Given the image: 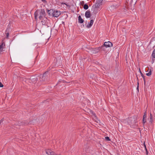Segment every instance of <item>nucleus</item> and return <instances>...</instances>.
I'll list each match as a JSON object with an SVG mask.
<instances>
[{
    "label": "nucleus",
    "mask_w": 155,
    "mask_h": 155,
    "mask_svg": "<svg viewBox=\"0 0 155 155\" xmlns=\"http://www.w3.org/2000/svg\"><path fill=\"white\" fill-rule=\"evenodd\" d=\"M152 70L151 69H149V72L148 73H146V75L147 76H149L151 74Z\"/></svg>",
    "instance_id": "nucleus-19"
},
{
    "label": "nucleus",
    "mask_w": 155,
    "mask_h": 155,
    "mask_svg": "<svg viewBox=\"0 0 155 155\" xmlns=\"http://www.w3.org/2000/svg\"><path fill=\"white\" fill-rule=\"evenodd\" d=\"M143 145V146H144V147H146V144L145 143V142H144Z\"/></svg>",
    "instance_id": "nucleus-41"
},
{
    "label": "nucleus",
    "mask_w": 155,
    "mask_h": 155,
    "mask_svg": "<svg viewBox=\"0 0 155 155\" xmlns=\"http://www.w3.org/2000/svg\"><path fill=\"white\" fill-rule=\"evenodd\" d=\"M137 0H131L130 2V4L133 3L134 5H135L137 2Z\"/></svg>",
    "instance_id": "nucleus-18"
},
{
    "label": "nucleus",
    "mask_w": 155,
    "mask_h": 155,
    "mask_svg": "<svg viewBox=\"0 0 155 155\" xmlns=\"http://www.w3.org/2000/svg\"><path fill=\"white\" fill-rule=\"evenodd\" d=\"M62 23L63 24H64V22H63V21H62Z\"/></svg>",
    "instance_id": "nucleus-48"
},
{
    "label": "nucleus",
    "mask_w": 155,
    "mask_h": 155,
    "mask_svg": "<svg viewBox=\"0 0 155 155\" xmlns=\"http://www.w3.org/2000/svg\"><path fill=\"white\" fill-rule=\"evenodd\" d=\"M146 155H148V151H146Z\"/></svg>",
    "instance_id": "nucleus-45"
},
{
    "label": "nucleus",
    "mask_w": 155,
    "mask_h": 155,
    "mask_svg": "<svg viewBox=\"0 0 155 155\" xmlns=\"http://www.w3.org/2000/svg\"><path fill=\"white\" fill-rule=\"evenodd\" d=\"M89 6L87 3L85 4L84 5L83 8L85 10H87Z\"/></svg>",
    "instance_id": "nucleus-17"
},
{
    "label": "nucleus",
    "mask_w": 155,
    "mask_h": 155,
    "mask_svg": "<svg viewBox=\"0 0 155 155\" xmlns=\"http://www.w3.org/2000/svg\"><path fill=\"white\" fill-rule=\"evenodd\" d=\"M151 55L152 58H155V48L153 52Z\"/></svg>",
    "instance_id": "nucleus-20"
},
{
    "label": "nucleus",
    "mask_w": 155,
    "mask_h": 155,
    "mask_svg": "<svg viewBox=\"0 0 155 155\" xmlns=\"http://www.w3.org/2000/svg\"><path fill=\"white\" fill-rule=\"evenodd\" d=\"M62 82L64 83H69V82H66V81L64 80H62Z\"/></svg>",
    "instance_id": "nucleus-39"
},
{
    "label": "nucleus",
    "mask_w": 155,
    "mask_h": 155,
    "mask_svg": "<svg viewBox=\"0 0 155 155\" xmlns=\"http://www.w3.org/2000/svg\"><path fill=\"white\" fill-rule=\"evenodd\" d=\"M152 122H153V119H150V120L149 121V123L150 124H152Z\"/></svg>",
    "instance_id": "nucleus-36"
},
{
    "label": "nucleus",
    "mask_w": 155,
    "mask_h": 155,
    "mask_svg": "<svg viewBox=\"0 0 155 155\" xmlns=\"http://www.w3.org/2000/svg\"><path fill=\"white\" fill-rule=\"evenodd\" d=\"M48 73V71H47L45 72L43 75L42 74L40 75L39 77L41 79V80H40L41 81V80L45 81L48 79V76L47 74Z\"/></svg>",
    "instance_id": "nucleus-3"
},
{
    "label": "nucleus",
    "mask_w": 155,
    "mask_h": 155,
    "mask_svg": "<svg viewBox=\"0 0 155 155\" xmlns=\"http://www.w3.org/2000/svg\"><path fill=\"white\" fill-rule=\"evenodd\" d=\"M91 112H92V113L93 114V115H94V116H95L96 114H95V113H94V112L92 111H91Z\"/></svg>",
    "instance_id": "nucleus-42"
},
{
    "label": "nucleus",
    "mask_w": 155,
    "mask_h": 155,
    "mask_svg": "<svg viewBox=\"0 0 155 155\" xmlns=\"http://www.w3.org/2000/svg\"><path fill=\"white\" fill-rule=\"evenodd\" d=\"M105 139L107 141H110V140L108 137H105Z\"/></svg>",
    "instance_id": "nucleus-23"
},
{
    "label": "nucleus",
    "mask_w": 155,
    "mask_h": 155,
    "mask_svg": "<svg viewBox=\"0 0 155 155\" xmlns=\"http://www.w3.org/2000/svg\"><path fill=\"white\" fill-rule=\"evenodd\" d=\"M147 117V113L146 112L144 113V114L143 116V118H146Z\"/></svg>",
    "instance_id": "nucleus-25"
},
{
    "label": "nucleus",
    "mask_w": 155,
    "mask_h": 155,
    "mask_svg": "<svg viewBox=\"0 0 155 155\" xmlns=\"http://www.w3.org/2000/svg\"><path fill=\"white\" fill-rule=\"evenodd\" d=\"M137 90L138 91H139V83L138 82H137Z\"/></svg>",
    "instance_id": "nucleus-35"
},
{
    "label": "nucleus",
    "mask_w": 155,
    "mask_h": 155,
    "mask_svg": "<svg viewBox=\"0 0 155 155\" xmlns=\"http://www.w3.org/2000/svg\"><path fill=\"white\" fill-rule=\"evenodd\" d=\"M5 46V42H3V40L2 41L1 44L0 45V54L1 53V52L3 51V49L4 47Z\"/></svg>",
    "instance_id": "nucleus-10"
},
{
    "label": "nucleus",
    "mask_w": 155,
    "mask_h": 155,
    "mask_svg": "<svg viewBox=\"0 0 155 155\" xmlns=\"http://www.w3.org/2000/svg\"><path fill=\"white\" fill-rule=\"evenodd\" d=\"M54 10L53 9L47 10V12L49 16H52L53 17V12H54Z\"/></svg>",
    "instance_id": "nucleus-11"
},
{
    "label": "nucleus",
    "mask_w": 155,
    "mask_h": 155,
    "mask_svg": "<svg viewBox=\"0 0 155 155\" xmlns=\"http://www.w3.org/2000/svg\"><path fill=\"white\" fill-rule=\"evenodd\" d=\"M61 4V5H64V4H65L66 5H67V6H70V5H68L67 4H65V3H64V2H62Z\"/></svg>",
    "instance_id": "nucleus-32"
},
{
    "label": "nucleus",
    "mask_w": 155,
    "mask_h": 155,
    "mask_svg": "<svg viewBox=\"0 0 155 155\" xmlns=\"http://www.w3.org/2000/svg\"><path fill=\"white\" fill-rule=\"evenodd\" d=\"M52 151L51 150L48 149L46 150V152L47 154L48 155H51Z\"/></svg>",
    "instance_id": "nucleus-16"
},
{
    "label": "nucleus",
    "mask_w": 155,
    "mask_h": 155,
    "mask_svg": "<svg viewBox=\"0 0 155 155\" xmlns=\"http://www.w3.org/2000/svg\"><path fill=\"white\" fill-rule=\"evenodd\" d=\"M41 22L42 23V24L43 25H47L48 27V26L47 25V18L46 17L42 19V20H41Z\"/></svg>",
    "instance_id": "nucleus-9"
},
{
    "label": "nucleus",
    "mask_w": 155,
    "mask_h": 155,
    "mask_svg": "<svg viewBox=\"0 0 155 155\" xmlns=\"http://www.w3.org/2000/svg\"><path fill=\"white\" fill-rule=\"evenodd\" d=\"M35 12L41 20H42L43 18L45 17L46 13L44 9L38 10Z\"/></svg>",
    "instance_id": "nucleus-1"
},
{
    "label": "nucleus",
    "mask_w": 155,
    "mask_h": 155,
    "mask_svg": "<svg viewBox=\"0 0 155 155\" xmlns=\"http://www.w3.org/2000/svg\"><path fill=\"white\" fill-rule=\"evenodd\" d=\"M51 155H58L57 154H56L54 152L52 151V152L51 153Z\"/></svg>",
    "instance_id": "nucleus-28"
},
{
    "label": "nucleus",
    "mask_w": 155,
    "mask_h": 155,
    "mask_svg": "<svg viewBox=\"0 0 155 155\" xmlns=\"http://www.w3.org/2000/svg\"><path fill=\"white\" fill-rule=\"evenodd\" d=\"M144 148H145V150H146V151H147V147H144Z\"/></svg>",
    "instance_id": "nucleus-46"
},
{
    "label": "nucleus",
    "mask_w": 155,
    "mask_h": 155,
    "mask_svg": "<svg viewBox=\"0 0 155 155\" xmlns=\"http://www.w3.org/2000/svg\"><path fill=\"white\" fill-rule=\"evenodd\" d=\"M4 120V118H3L0 120V124L3 122Z\"/></svg>",
    "instance_id": "nucleus-31"
},
{
    "label": "nucleus",
    "mask_w": 155,
    "mask_h": 155,
    "mask_svg": "<svg viewBox=\"0 0 155 155\" xmlns=\"http://www.w3.org/2000/svg\"><path fill=\"white\" fill-rule=\"evenodd\" d=\"M150 119H153L152 118V114H151V113L150 114Z\"/></svg>",
    "instance_id": "nucleus-38"
},
{
    "label": "nucleus",
    "mask_w": 155,
    "mask_h": 155,
    "mask_svg": "<svg viewBox=\"0 0 155 155\" xmlns=\"http://www.w3.org/2000/svg\"><path fill=\"white\" fill-rule=\"evenodd\" d=\"M103 1V0H96L94 8H99L100 6L102 5Z\"/></svg>",
    "instance_id": "nucleus-4"
},
{
    "label": "nucleus",
    "mask_w": 155,
    "mask_h": 155,
    "mask_svg": "<svg viewBox=\"0 0 155 155\" xmlns=\"http://www.w3.org/2000/svg\"><path fill=\"white\" fill-rule=\"evenodd\" d=\"M137 80H138V78H137Z\"/></svg>",
    "instance_id": "nucleus-49"
},
{
    "label": "nucleus",
    "mask_w": 155,
    "mask_h": 155,
    "mask_svg": "<svg viewBox=\"0 0 155 155\" xmlns=\"http://www.w3.org/2000/svg\"><path fill=\"white\" fill-rule=\"evenodd\" d=\"M103 45L106 48L110 47L112 46L113 44L110 41L105 42L104 44Z\"/></svg>",
    "instance_id": "nucleus-8"
},
{
    "label": "nucleus",
    "mask_w": 155,
    "mask_h": 155,
    "mask_svg": "<svg viewBox=\"0 0 155 155\" xmlns=\"http://www.w3.org/2000/svg\"><path fill=\"white\" fill-rule=\"evenodd\" d=\"M4 86L3 84H2L1 82H0V87H3Z\"/></svg>",
    "instance_id": "nucleus-33"
},
{
    "label": "nucleus",
    "mask_w": 155,
    "mask_h": 155,
    "mask_svg": "<svg viewBox=\"0 0 155 155\" xmlns=\"http://www.w3.org/2000/svg\"><path fill=\"white\" fill-rule=\"evenodd\" d=\"M36 120H33L31 121H30L29 122H28V124H34L36 122Z\"/></svg>",
    "instance_id": "nucleus-15"
},
{
    "label": "nucleus",
    "mask_w": 155,
    "mask_h": 155,
    "mask_svg": "<svg viewBox=\"0 0 155 155\" xmlns=\"http://www.w3.org/2000/svg\"><path fill=\"white\" fill-rule=\"evenodd\" d=\"M78 22L80 23H82L84 21V20L81 18V16L79 15L78 17Z\"/></svg>",
    "instance_id": "nucleus-14"
},
{
    "label": "nucleus",
    "mask_w": 155,
    "mask_h": 155,
    "mask_svg": "<svg viewBox=\"0 0 155 155\" xmlns=\"http://www.w3.org/2000/svg\"><path fill=\"white\" fill-rule=\"evenodd\" d=\"M104 47L105 46H104L103 45L101 46V51H105V49Z\"/></svg>",
    "instance_id": "nucleus-24"
},
{
    "label": "nucleus",
    "mask_w": 155,
    "mask_h": 155,
    "mask_svg": "<svg viewBox=\"0 0 155 155\" xmlns=\"http://www.w3.org/2000/svg\"><path fill=\"white\" fill-rule=\"evenodd\" d=\"M34 15H35V20H38V16L36 15V14H35V13H34Z\"/></svg>",
    "instance_id": "nucleus-26"
},
{
    "label": "nucleus",
    "mask_w": 155,
    "mask_h": 155,
    "mask_svg": "<svg viewBox=\"0 0 155 155\" xmlns=\"http://www.w3.org/2000/svg\"><path fill=\"white\" fill-rule=\"evenodd\" d=\"M28 122L27 121H19L18 122L17 124L19 126H25L28 124Z\"/></svg>",
    "instance_id": "nucleus-6"
},
{
    "label": "nucleus",
    "mask_w": 155,
    "mask_h": 155,
    "mask_svg": "<svg viewBox=\"0 0 155 155\" xmlns=\"http://www.w3.org/2000/svg\"><path fill=\"white\" fill-rule=\"evenodd\" d=\"M10 29L9 28H7L5 31V33L7 32H9V30Z\"/></svg>",
    "instance_id": "nucleus-30"
},
{
    "label": "nucleus",
    "mask_w": 155,
    "mask_h": 155,
    "mask_svg": "<svg viewBox=\"0 0 155 155\" xmlns=\"http://www.w3.org/2000/svg\"><path fill=\"white\" fill-rule=\"evenodd\" d=\"M41 1L43 2H44L45 1L46 2V1H45V0H41Z\"/></svg>",
    "instance_id": "nucleus-47"
},
{
    "label": "nucleus",
    "mask_w": 155,
    "mask_h": 155,
    "mask_svg": "<svg viewBox=\"0 0 155 155\" xmlns=\"http://www.w3.org/2000/svg\"><path fill=\"white\" fill-rule=\"evenodd\" d=\"M6 38H8L9 36V32H7L6 33Z\"/></svg>",
    "instance_id": "nucleus-27"
},
{
    "label": "nucleus",
    "mask_w": 155,
    "mask_h": 155,
    "mask_svg": "<svg viewBox=\"0 0 155 155\" xmlns=\"http://www.w3.org/2000/svg\"><path fill=\"white\" fill-rule=\"evenodd\" d=\"M130 121V122L131 124L132 125H136L137 121L136 116H133V117H130L129 119Z\"/></svg>",
    "instance_id": "nucleus-5"
},
{
    "label": "nucleus",
    "mask_w": 155,
    "mask_h": 155,
    "mask_svg": "<svg viewBox=\"0 0 155 155\" xmlns=\"http://www.w3.org/2000/svg\"><path fill=\"white\" fill-rule=\"evenodd\" d=\"M81 4H84V1H82L81 2Z\"/></svg>",
    "instance_id": "nucleus-44"
},
{
    "label": "nucleus",
    "mask_w": 155,
    "mask_h": 155,
    "mask_svg": "<svg viewBox=\"0 0 155 155\" xmlns=\"http://www.w3.org/2000/svg\"><path fill=\"white\" fill-rule=\"evenodd\" d=\"M155 58H152V63H153L154 62V61H155Z\"/></svg>",
    "instance_id": "nucleus-37"
},
{
    "label": "nucleus",
    "mask_w": 155,
    "mask_h": 155,
    "mask_svg": "<svg viewBox=\"0 0 155 155\" xmlns=\"http://www.w3.org/2000/svg\"><path fill=\"white\" fill-rule=\"evenodd\" d=\"M54 12H53V17H58L61 14V11H58L57 10H54Z\"/></svg>",
    "instance_id": "nucleus-7"
},
{
    "label": "nucleus",
    "mask_w": 155,
    "mask_h": 155,
    "mask_svg": "<svg viewBox=\"0 0 155 155\" xmlns=\"http://www.w3.org/2000/svg\"><path fill=\"white\" fill-rule=\"evenodd\" d=\"M85 15L87 18L90 17L91 16V12L90 10H88L85 13Z\"/></svg>",
    "instance_id": "nucleus-12"
},
{
    "label": "nucleus",
    "mask_w": 155,
    "mask_h": 155,
    "mask_svg": "<svg viewBox=\"0 0 155 155\" xmlns=\"http://www.w3.org/2000/svg\"><path fill=\"white\" fill-rule=\"evenodd\" d=\"M37 78L36 76H31L30 78L25 79V81L27 83H35L36 82Z\"/></svg>",
    "instance_id": "nucleus-2"
},
{
    "label": "nucleus",
    "mask_w": 155,
    "mask_h": 155,
    "mask_svg": "<svg viewBox=\"0 0 155 155\" xmlns=\"http://www.w3.org/2000/svg\"><path fill=\"white\" fill-rule=\"evenodd\" d=\"M139 71H140V73L141 74V76L142 77L143 79H144V78H145V77L143 75V74L141 72V71L140 69H139Z\"/></svg>",
    "instance_id": "nucleus-21"
},
{
    "label": "nucleus",
    "mask_w": 155,
    "mask_h": 155,
    "mask_svg": "<svg viewBox=\"0 0 155 155\" xmlns=\"http://www.w3.org/2000/svg\"><path fill=\"white\" fill-rule=\"evenodd\" d=\"M143 124H144L146 122V118H143Z\"/></svg>",
    "instance_id": "nucleus-29"
},
{
    "label": "nucleus",
    "mask_w": 155,
    "mask_h": 155,
    "mask_svg": "<svg viewBox=\"0 0 155 155\" xmlns=\"http://www.w3.org/2000/svg\"><path fill=\"white\" fill-rule=\"evenodd\" d=\"M144 81V85H145L146 84V81H145V78H144V79H143Z\"/></svg>",
    "instance_id": "nucleus-40"
},
{
    "label": "nucleus",
    "mask_w": 155,
    "mask_h": 155,
    "mask_svg": "<svg viewBox=\"0 0 155 155\" xmlns=\"http://www.w3.org/2000/svg\"><path fill=\"white\" fill-rule=\"evenodd\" d=\"M98 48V50H99V51H101V47H99L98 48Z\"/></svg>",
    "instance_id": "nucleus-34"
},
{
    "label": "nucleus",
    "mask_w": 155,
    "mask_h": 155,
    "mask_svg": "<svg viewBox=\"0 0 155 155\" xmlns=\"http://www.w3.org/2000/svg\"><path fill=\"white\" fill-rule=\"evenodd\" d=\"M94 51H95V52H93V53H96L98 52L99 51V50L97 48H94Z\"/></svg>",
    "instance_id": "nucleus-22"
},
{
    "label": "nucleus",
    "mask_w": 155,
    "mask_h": 155,
    "mask_svg": "<svg viewBox=\"0 0 155 155\" xmlns=\"http://www.w3.org/2000/svg\"><path fill=\"white\" fill-rule=\"evenodd\" d=\"M93 22L94 20L92 19L91 20L90 23H89L87 25V27L88 28L91 27L92 25H93Z\"/></svg>",
    "instance_id": "nucleus-13"
},
{
    "label": "nucleus",
    "mask_w": 155,
    "mask_h": 155,
    "mask_svg": "<svg viewBox=\"0 0 155 155\" xmlns=\"http://www.w3.org/2000/svg\"><path fill=\"white\" fill-rule=\"evenodd\" d=\"M129 0H126V2L125 3V4H127H127H128V1H129Z\"/></svg>",
    "instance_id": "nucleus-43"
}]
</instances>
